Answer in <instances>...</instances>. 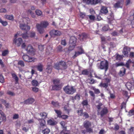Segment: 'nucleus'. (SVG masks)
<instances>
[{
	"instance_id": "obj_36",
	"label": "nucleus",
	"mask_w": 134,
	"mask_h": 134,
	"mask_svg": "<svg viewBox=\"0 0 134 134\" xmlns=\"http://www.w3.org/2000/svg\"><path fill=\"white\" fill-rule=\"evenodd\" d=\"M50 130L49 129L46 128L42 130V133L43 134H48L50 132Z\"/></svg>"
},
{
	"instance_id": "obj_53",
	"label": "nucleus",
	"mask_w": 134,
	"mask_h": 134,
	"mask_svg": "<svg viewBox=\"0 0 134 134\" xmlns=\"http://www.w3.org/2000/svg\"><path fill=\"white\" fill-rule=\"evenodd\" d=\"M4 82V79L1 74H0V82L3 83Z\"/></svg>"
},
{
	"instance_id": "obj_21",
	"label": "nucleus",
	"mask_w": 134,
	"mask_h": 134,
	"mask_svg": "<svg viewBox=\"0 0 134 134\" xmlns=\"http://www.w3.org/2000/svg\"><path fill=\"white\" fill-rule=\"evenodd\" d=\"M101 39L102 42L104 43L105 42H107V41H110L111 38L109 36L107 37H106L102 36L101 37Z\"/></svg>"
},
{
	"instance_id": "obj_59",
	"label": "nucleus",
	"mask_w": 134,
	"mask_h": 134,
	"mask_svg": "<svg viewBox=\"0 0 134 134\" xmlns=\"http://www.w3.org/2000/svg\"><path fill=\"white\" fill-rule=\"evenodd\" d=\"M34 122V121L33 119H30L28 120L27 122H26V123L31 124L33 123Z\"/></svg>"
},
{
	"instance_id": "obj_19",
	"label": "nucleus",
	"mask_w": 134,
	"mask_h": 134,
	"mask_svg": "<svg viewBox=\"0 0 134 134\" xmlns=\"http://www.w3.org/2000/svg\"><path fill=\"white\" fill-rule=\"evenodd\" d=\"M34 101L35 100L33 98H29L25 100L24 103L26 104H32L34 102Z\"/></svg>"
},
{
	"instance_id": "obj_52",
	"label": "nucleus",
	"mask_w": 134,
	"mask_h": 134,
	"mask_svg": "<svg viewBox=\"0 0 134 134\" xmlns=\"http://www.w3.org/2000/svg\"><path fill=\"white\" fill-rule=\"evenodd\" d=\"M18 64L21 66H24V62L22 60L19 61L18 63Z\"/></svg>"
},
{
	"instance_id": "obj_51",
	"label": "nucleus",
	"mask_w": 134,
	"mask_h": 134,
	"mask_svg": "<svg viewBox=\"0 0 134 134\" xmlns=\"http://www.w3.org/2000/svg\"><path fill=\"white\" fill-rule=\"evenodd\" d=\"M69 132L66 130H63L61 132L60 134H69Z\"/></svg>"
},
{
	"instance_id": "obj_57",
	"label": "nucleus",
	"mask_w": 134,
	"mask_h": 134,
	"mask_svg": "<svg viewBox=\"0 0 134 134\" xmlns=\"http://www.w3.org/2000/svg\"><path fill=\"white\" fill-rule=\"evenodd\" d=\"M89 16L90 19L91 20L93 21L95 19V17L93 15H90Z\"/></svg>"
},
{
	"instance_id": "obj_55",
	"label": "nucleus",
	"mask_w": 134,
	"mask_h": 134,
	"mask_svg": "<svg viewBox=\"0 0 134 134\" xmlns=\"http://www.w3.org/2000/svg\"><path fill=\"white\" fill-rule=\"evenodd\" d=\"M33 91L35 92H37L38 91V88L37 87H34L32 88Z\"/></svg>"
},
{
	"instance_id": "obj_9",
	"label": "nucleus",
	"mask_w": 134,
	"mask_h": 134,
	"mask_svg": "<svg viewBox=\"0 0 134 134\" xmlns=\"http://www.w3.org/2000/svg\"><path fill=\"white\" fill-rule=\"evenodd\" d=\"M83 125L87 131L90 132L92 131V129L90 128H89L91 125L90 122L88 121H85L83 123Z\"/></svg>"
},
{
	"instance_id": "obj_26",
	"label": "nucleus",
	"mask_w": 134,
	"mask_h": 134,
	"mask_svg": "<svg viewBox=\"0 0 134 134\" xmlns=\"http://www.w3.org/2000/svg\"><path fill=\"white\" fill-rule=\"evenodd\" d=\"M125 69L124 68H122L120 70L119 72V75L121 76H123L125 74Z\"/></svg>"
},
{
	"instance_id": "obj_44",
	"label": "nucleus",
	"mask_w": 134,
	"mask_h": 134,
	"mask_svg": "<svg viewBox=\"0 0 134 134\" xmlns=\"http://www.w3.org/2000/svg\"><path fill=\"white\" fill-rule=\"evenodd\" d=\"M40 115L43 118H46L47 116V114L45 112L41 113Z\"/></svg>"
},
{
	"instance_id": "obj_1",
	"label": "nucleus",
	"mask_w": 134,
	"mask_h": 134,
	"mask_svg": "<svg viewBox=\"0 0 134 134\" xmlns=\"http://www.w3.org/2000/svg\"><path fill=\"white\" fill-rule=\"evenodd\" d=\"M30 19L28 18H24L22 21H20L19 27L20 29L24 31H27L30 29V27L27 24L29 23Z\"/></svg>"
},
{
	"instance_id": "obj_39",
	"label": "nucleus",
	"mask_w": 134,
	"mask_h": 134,
	"mask_svg": "<svg viewBox=\"0 0 134 134\" xmlns=\"http://www.w3.org/2000/svg\"><path fill=\"white\" fill-rule=\"evenodd\" d=\"M52 104L55 107L58 108L59 107L60 105L57 102H55L52 101Z\"/></svg>"
},
{
	"instance_id": "obj_20",
	"label": "nucleus",
	"mask_w": 134,
	"mask_h": 134,
	"mask_svg": "<svg viewBox=\"0 0 134 134\" xmlns=\"http://www.w3.org/2000/svg\"><path fill=\"white\" fill-rule=\"evenodd\" d=\"M108 112V110L107 108L105 107L101 111L100 113L101 116H103L104 115L106 114Z\"/></svg>"
},
{
	"instance_id": "obj_50",
	"label": "nucleus",
	"mask_w": 134,
	"mask_h": 134,
	"mask_svg": "<svg viewBox=\"0 0 134 134\" xmlns=\"http://www.w3.org/2000/svg\"><path fill=\"white\" fill-rule=\"evenodd\" d=\"M12 75L13 77L15 80L16 81H17L18 80V78L17 76L15 74L13 73L12 74Z\"/></svg>"
},
{
	"instance_id": "obj_3",
	"label": "nucleus",
	"mask_w": 134,
	"mask_h": 134,
	"mask_svg": "<svg viewBox=\"0 0 134 134\" xmlns=\"http://www.w3.org/2000/svg\"><path fill=\"white\" fill-rule=\"evenodd\" d=\"M65 93L69 94H72L76 91L74 87L68 85L63 88Z\"/></svg>"
},
{
	"instance_id": "obj_62",
	"label": "nucleus",
	"mask_w": 134,
	"mask_h": 134,
	"mask_svg": "<svg viewBox=\"0 0 134 134\" xmlns=\"http://www.w3.org/2000/svg\"><path fill=\"white\" fill-rule=\"evenodd\" d=\"M7 94L9 95L13 96L15 95V94L12 92L9 91L7 92Z\"/></svg>"
},
{
	"instance_id": "obj_11",
	"label": "nucleus",
	"mask_w": 134,
	"mask_h": 134,
	"mask_svg": "<svg viewBox=\"0 0 134 134\" xmlns=\"http://www.w3.org/2000/svg\"><path fill=\"white\" fill-rule=\"evenodd\" d=\"M25 50L29 53H33L36 51L35 49L31 45L27 46L25 48Z\"/></svg>"
},
{
	"instance_id": "obj_30",
	"label": "nucleus",
	"mask_w": 134,
	"mask_h": 134,
	"mask_svg": "<svg viewBox=\"0 0 134 134\" xmlns=\"http://www.w3.org/2000/svg\"><path fill=\"white\" fill-rule=\"evenodd\" d=\"M27 12L28 13H30L31 17L33 18H35L36 17L35 15L32 11L30 9H29L27 11Z\"/></svg>"
},
{
	"instance_id": "obj_17",
	"label": "nucleus",
	"mask_w": 134,
	"mask_h": 134,
	"mask_svg": "<svg viewBox=\"0 0 134 134\" xmlns=\"http://www.w3.org/2000/svg\"><path fill=\"white\" fill-rule=\"evenodd\" d=\"M79 39L81 43H82V41L84 40L87 37V35L85 33H83L79 35Z\"/></svg>"
},
{
	"instance_id": "obj_37",
	"label": "nucleus",
	"mask_w": 134,
	"mask_h": 134,
	"mask_svg": "<svg viewBox=\"0 0 134 134\" xmlns=\"http://www.w3.org/2000/svg\"><path fill=\"white\" fill-rule=\"evenodd\" d=\"M1 101L2 103L6 107V108H8L9 107V104L8 103H6L5 100L3 99H1Z\"/></svg>"
},
{
	"instance_id": "obj_33",
	"label": "nucleus",
	"mask_w": 134,
	"mask_h": 134,
	"mask_svg": "<svg viewBox=\"0 0 134 134\" xmlns=\"http://www.w3.org/2000/svg\"><path fill=\"white\" fill-rule=\"evenodd\" d=\"M31 83L33 86H36L39 85V83L36 80H33L31 82Z\"/></svg>"
},
{
	"instance_id": "obj_31",
	"label": "nucleus",
	"mask_w": 134,
	"mask_h": 134,
	"mask_svg": "<svg viewBox=\"0 0 134 134\" xmlns=\"http://www.w3.org/2000/svg\"><path fill=\"white\" fill-rule=\"evenodd\" d=\"M96 107L98 109V112L99 113V111L102 108V107H102L103 106V104L100 103H98L97 102L96 103Z\"/></svg>"
},
{
	"instance_id": "obj_22",
	"label": "nucleus",
	"mask_w": 134,
	"mask_h": 134,
	"mask_svg": "<svg viewBox=\"0 0 134 134\" xmlns=\"http://www.w3.org/2000/svg\"><path fill=\"white\" fill-rule=\"evenodd\" d=\"M126 86L128 90H130L133 87V84L132 82H128L126 83Z\"/></svg>"
},
{
	"instance_id": "obj_5",
	"label": "nucleus",
	"mask_w": 134,
	"mask_h": 134,
	"mask_svg": "<svg viewBox=\"0 0 134 134\" xmlns=\"http://www.w3.org/2000/svg\"><path fill=\"white\" fill-rule=\"evenodd\" d=\"M76 38L74 36L71 37L69 42V50L70 51L73 50L76 45Z\"/></svg>"
},
{
	"instance_id": "obj_63",
	"label": "nucleus",
	"mask_w": 134,
	"mask_h": 134,
	"mask_svg": "<svg viewBox=\"0 0 134 134\" xmlns=\"http://www.w3.org/2000/svg\"><path fill=\"white\" fill-rule=\"evenodd\" d=\"M23 37L25 39L26 38L28 37V36L27 35V33L23 34L22 35Z\"/></svg>"
},
{
	"instance_id": "obj_24",
	"label": "nucleus",
	"mask_w": 134,
	"mask_h": 134,
	"mask_svg": "<svg viewBox=\"0 0 134 134\" xmlns=\"http://www.w3.org/2000/svg\"><path fill=\"white\" fill-rule=\"evenodd\" d=\"M38 120L40 122L41 126L43 127L45 126L46 122L44 119H38Z\"/></svg>"
},
{
	"instance_id": "obj_45",
	"label": "nucleus",
	"mask_w": 134,
	"mask_h": 134,
	"mask_svg": "<svg viewBox=\"0 0 134 134\" xmlns=\"http://www.w3.org/2000/svg\"><path fill=\"white\" fill-rule=\"evenodd\" d=\"M35 12L37 15L38 16L41 15L42 13V12L39 10H36Z\"/></svg>"
},
{
	"instance_id": "obj_18",
	"label": "nucleus",
	"mask_w": 134,
	"mask_h": 134,
	"mask_svg": "<svg viewBox=\"0 0 134 134\" xmlns=\"http://www.w3.org/2000/svg\"><path fill=\"white\" fill-rule=\"evenodd\" d=\"M106 82L107 83H101L99 86L101 87H107L108 83L110 82V80L109 79H105Z\"/></svg>"
},
{
	"instance_id": "obj_15",
	"label": "nucleus",
	"mask_w": 134,
	"mask_h": 134,
	"mask_svg": "<svg viewBox=\"0 0 134 134\" xmlns=\"http://www.w3.org/2000/svg\"><path fill=\"white\" fill-rule=\"evenodd\" d=\"M130 51V49L128 47H125L123 49V53L125 57H127L128 56V53Z\"/></svg>"
},
{
	"instance_id": "obj_42",
	"label": "nucleus",
	"mask_w": 134,
	"mask_h": 134,
	"mask_svg": "<svg viewBox=\"0 0 134 134\" xmlns=\"http://www.w3.org/2000/svg\"><path fill=\"white\" fill-rule=\"evenodd\" d=\"M101 0H91V4H96L100 2Z\"/></svg>"
},
{
	"instance_id": "obj_2",
	"label": "nucleus",
	"mask_w": 134,
	"mask_h": 134,
	"mask_svg": "<svg viewBox=\"0 0 134 134\" xmlns=\"http://www.w3.org/2000/svg\"><path fill=\"white\" fill-rule=\"evenodd\" d=\"M48 24V22L46 21L42 22L40 25L38 24H37L36 27L37 31L40 34H42L44 32V30L42 27H46Z\"/></svg>"
},
{
	"instance_id": "obj_29",
	"label": "nucleus",
	"mask_w": 134,
	"mask_h": 134,
	"mask_svg": "<svg viewBox=\"0 0 134 134\" xmlns=\"http://www.w3.org/2000/svg\"><path fill=\"white\" fill-rule=\"evenodd\" d=\"M27 12L28 13H30L31 17L33 18H35L36 17L35 15L32 11L30 9H29L27 11Z\"/></svg>"
},
{
	"instance_id": "obj_58",
	"label": "nucleus",
	"mask_w": 134,
	"mask_h": 134,
	"mask_svg": "<svg viewBox=\"0 0 134 134\" xmlns=\"http://www.w3.org/2000/svg\"><path fill=\"white\" fill-rule=\"evenodd\" d=\"M82 103L84 106H86L88 105V102L87 100L83 101Z\"/></svg>"
},
{
	"instance_id": "obj_34",
	"label": "nucleus",
	"mask_w": 134,
	"mask_h": 134,
	"mask_svg": "<svg viewBox=\"0 0 134 134\" xmlns=\"http://www.w3.org/2000/svg\"><path fill=\"white\" fill-rule=\"evenodd\" d=\"M123 57V56L122 55L117 54L116 56H114L113 58H116V59L117 60H120Z\"/></svg>"
},
{
	"instance_id": "obj_38",
	"label": "nucleus",
	"mask_w": 134,
	"mask_h": 134,
	"mask_svg": "<svg viewBox=\"0 0 134 134\" xmlns=\"http://www.w3.org/2000/svg\"><path fill=\"white\" fill-rule=\"evenodd\" d=\"M47 122L48 124L51 125H54L56 124V122H55L51 120H48Z\"/></svg>"
},
{
	"instance_id": "obj_25",
	"label": "nucleus",
	"mask_w": 134,
	"mask_h": 134,
	"mask_svg": "<svg viewBox=\"0 0 134 134\" xmlns=\"http://www.w3.org/2000/svg\"><path fill=\"white\" fill-rule=\"evenodd\" d=\"M101 12L104 14H106L108 12L107 8L105 7H103L101 9Z\"/></svg>"
},
{
	"instance_id": "obj_6",
	"label": "nucleus",
	"mask_w": 134,
	"mask_h": 134,
	"mask_svg": "<svg viewBox=\"0 0 134 134\" xmlns=\"http://www.w3.org/2000/svg\"><path fill=\"white\" fill-rule=\"evenodd\" d=\"M54 67L57 69H64L66 68V66L65 63L64 62L62 61L59 63L56 64L54 66Z\"/></svg>"
},
{
	"instance_id": "obj_27",
	"label": "nucleus",
	"mask_w": 134,
	"mask_h": 134,
	"mask_svg": "<svg viewBox=\"0 0 134 134\" xmlns=\"http://www.w3.org/2000/svg\"><path fill=\"white\" fill-rule=\"evenodd\" d=\"M43 67V65L41 64H39L36 66L37 70L40 72L42 71Z\"/></svg>"
},
{
	"instance_id": "obj_14",
	"label": "nucleus",
	"mask_w": 134,
	"mask_h": 134,
	"mask_svg": "<svg viewBox=\"0 0 134 134\" xmlns=\"http://www.w3.org/2000/svg\"><path fill=\"white\" fill-rule=\"evenodd\" d=\"M0 114L1 116H0V124L2 121H5L6 120V117L4 113L0 110Z\"/></svg>"
},
{
	"instance_id": "obj_4",
	"label": "nucleus",
	"mask_w": 134,
	"mask_h": 134,
	"mask_svg": "<svg viewBox=\"0 0 134 134\" xmlns=\"http://www.w3.org/2000/svg\"><path fill=\"white\" fill-rule=\"evenodd\" d=\"M97 66L98 69H105L106 71L108 69V62L106 60L101 61L100 63H98Z\"/></svg>"
},
{
	"instance_id": "obj_28",
	"label": "nucleus",
	"mask_w": 134,
	"mask_h": 134,
	"mask_svg": "<svg viewBox=\"0 0 134 134\" xmlns=\"http://www.w3.org/2000/svg\"><path fill=\"white\" fill-rule=\"evenodd\" d=\"M52 67L51 65H48L46 69V71L48 73H50L52 70Z\"/></svg>"
},
{
	"instance_id": "obj_16",
	"label": "nucleus",
	"mask_w": 134,
	"mask_h": 134,
	"mask_svg": "<svg viewBox=\"0 0 134 134\" xmlns=\"http://www.w3.org/2000/svg\"><path fill=\"white\" fill-rule=\"evenodd\" d=\"M123 3V0H120L114 5V7L115 8H121Z\"/></svg>"
},
{
	"instance_id": "obj_41",
	"label": "nucleus",
	"mask_w": 134,
	"mask_h": 134,
	"mask_svg": "<svg viewBox=\"0 0 134 134\" xmlns=\"http://www.w3.org/2000/svg\"><path fill=\"white\" fill-rule=\"evenodd\" d=\"M133 62H132L130 59L128 60L126 62V66L127 68H129L130 67V65L131 63H133Z\"/></svg>"
},
{
	"instance_id": "obj_12",
	"label": "nucleus",
	"mask_w": 134,
	"mask_h": 134,
	"mask_svg": "<svg viewBox=\"0 0 134 134\" xmlns=\"http://www.w3.org/2000/svg\"><path fill=\"white\" fill-rule=\"evenodd\" d=\"M61 34V33L60 31L56 30H53L50 32V35L52 37L55 36H59Z\"/></svg>"
},
{
	"instance_id": "obj_10",
	"label": "nucleus",
	"mask_w": 134,
	"mask_h": 134,
	"mask_svg": "<svg viewBox=\"0 0 134 134\" xmlns=\"http://www.w3.org/2000/svg\"><path fill=\"white\" fill-rule=\"evenodd\" d=\"M84 51L81 47H78V51L75 52V54L73 56V58H75L78 56L84 53Z\"/></svg>"
},
{
	"instance_id": "obj_46",
	"label": "nucleus",
	"mask_w": 134,
	"mask_h": 134,
	"mask_svg": "<svg viewBox=\"0 0 134 134\" xmlns=\"http://www.w3.org/2000/svg\"><path fill=\"white\" fill-rule=\"evenodd\" d=\"M22 35V32L20 31H19L17 32V33L16 34L15 36L14 37L15 38H17L19 36H20Z\"/></svg>"
},
{
	"instance_id": "obj_8",
	"label": "nucleus",
	"mask_w": 134,
	"mask_h": 134,
	"mask_svg": "<svg viewBox=\"0 0 134 134\" xmlns=\"http://www.w3.org/2000/svg\"><path fill=\"white\" fill-rule=\"evenodd\" d=\"M23 59L25 61L27 62H30L35 61L36 60V59L30 57L27 55L24 54L23 56Z\"/></svg>"
},
{
	"instance_id": "obj_64",
	"label": "nucleus",
	"mask_w": 134,
	"mask_h": 134,
	"mask_svg": "<svg viewBox=\"0 0 134 134\" xmlns=\"http://www.w3.org/2000/svg\"><path fill=\"white\" fill-rule=\"evenodd\" d=\"M6 11V10L4 8H2L0 9V13H5Z\"/></svg>"
},
{
	"instance_id": "obj_61",
	"label": "nucleus",
	"mask_w": 134,
	"mask_h": 134,
	"mask_svg": "<svg viewBox=\"0 0 134 134\" xmlns=\"http://www.w3.org/2000/svg\"><path fill=\"white\" fill-rule=\"evenodd\" d=\"M60 124L64 128H65V122L64 121H62L60 122Z\"/></svg>"
},
{
	"instance_id": "obj_32",
	"label": "nucleus",
	"mask_w": 134,
	"mask_h": 134,
	"mask_svg": "<svg viewBox=\"0 0 134 134\" xmlns=\"http://www.w3.org/2000/svg\"><path fill=\"white\" fill-rule=\"evenodd\" d=\"M0 23L4 26H6L8 25V22L7 21L3 20L1 18H0Z\"/></svg>"
},
{
	"instance_id": "obj_43",
	"label": "nucleus",
	"mask_w": 134,
	"mask_h": 134,
	"mask_svg": "<svg viewBox=\"0 0 134 134\" xmlns=\"http://www.w3.org/2000/svg\"><path fill=\"white\" fill-rule=\"evenodd\" d=\"M91 89L93 90L94 91L95 93H96L98 94L100 93L99 90L98 89L94 87H92Z\"/></svg>"
},
{
	"instance_id": "obj_35",
	"label": "nucleus",
	"mask_w": 134,
	"mask_h": 134,
	"mask_svg": "<svg viewBox=\"0 0 134 134\" xmlns=\"http://www.w3.org/2000/svg\"><path fill=\"white\" fill-rule=\"evenodd\" d=\"M80 96L79 94H77L76 95L75 97H73L72 98L73 100H74V99L77 100V101L79 100L80 99Z\"/></svg>"
},
{
	"instance_id": "obj_7",
	"label": "nucleus",
	"mask_w": 134,
	"mask_h": 134,
	"mask_svg": "<svg viewBox=\"0 0 134 134\" xmlns=\"http://www.w3.org/2000/svg\"><path fill=\"white\" fill-rule=\"evenodd\" d=\"M53 82L55 85L53 87V90H59L61 88L62 86L59 83V81L57 79L54 80Z\"/></svg>"
},
{
	"instance_id": "obj_49",
	"label": "nucleus",
	"mask_w": 134,
	"mask_h": 134,
	"mask_svg": "<svg viewBox=\"0 0 134 134\" xmlns=\"http://www.w3.org/2000/svg\"><path fill=\"white\" fill-rule=\"evenodd\" d=\"M77 113L79 115L82 116L83 114V110L82 109H80L77 111Z\"/></svg>"
},
{
	"instance_id": "obj_47",
	"label": "nucleus",
	"mask_w": 134,
	"mask_h": 134,
	"mask_svg": "<svg viewBox=\"0 0 134 134\" xmlns=\"http://www.w3.org/2000/svg\"><path fill=\"white\" fill-rule=\"evenodd\" d=\"M9 51L8 50H5L3 51L2 55L3 56H5L8 53Z\"/></svg>"
},
{
	"instance_id": "obj_56",
	"label": "nucleus",
	"mask_w": 134,
	"mask_h": 134,
	"mask_svg": "<svg viewBox=\"0 0 134 134\" xmlns=\"http://www.w3.org/2000/svg\"><path fill=\"white\" fill-rule=\"evenodd\" d=\"M134 114V110H131L129 113V115L130 116H131Z\"/></svg>"
},
{
	"instance_id": "obj_60",
	"label": "nucleus",
	"mask_w": 134,
	"mask_h": 134,
	"mask_svg": "<svg viewBox=\"0 0 134 134\" xmlns=\"http://www.w3.org/2000/svg\"><path fill=\"white\" fill-rule=\"evenodd\" d=\"M35 32H32L30 33V36L31 37H34L35 36Z\"/></svg>"
},
{
	"instance_id": "obj_48",
	"label": "nucleus",
	"mask_w": 134,
	"mask_h": 134,
	"mask_svg": "<svg viewBox=\"0 0 134 134\" xmlns=\"http://www.w3.org/2000/svg\"><path fill=\"white\" fill-rule=\"evenodd\" d=\"M55 113L57 114L58 116L60 117L61 116V112L59 110H55Z\"/></svg>"
},
{
	"instance_id": "obj_54",
	"label": "nucleus",
	"mask_w": 134,
	"mask_h": 134,
	"mask_svg": "<svg viewBox=\"0 0 134 134\" xmlns=\"http://www.w3.org/2000/svg\"><path fill=\"white\" fill-rule=\"evenodd\" d=\"M108 26L107 25L103 27L102 28V30L104 31H107L108 30Z\"/></svg>"
},
{
	"instance_id": "obj_13",
	"label": "nucleus",
	"mask_w": 134,
	"mask_h": 134,
	"mask_svg": "<svg viewBox=\"0 0 134 134\" xmlns=\"http://www.w3.org/2000/svg\"><path fill=\"white\" fill-rule=\"evenodd\" d=\"M15 38L13 41L14 43L17 46H20L22 42V38H19L17 39L16 38Z\"/></svg>"
},
{
	"instance_id": "obj_23",
	"label": "nucleus",
	"mask_w": 134,
	"mask_h": 134,
	"mask_svg": "<svg viewBox=\"0 0 134 134\" xmlns=\"http://www.w3.org/2000/svg\"><path fill=\"white\" fill-rule=\"evenodd\" d=\"M4 18L10 20H13L14 19V17L13 15H4Z\"/></svg>"
},
{
	"instance_id": "obj_40",
	"label": "nucleus",
	"mask_w": 134,
	"mask_h": 134,
	"mask_svg": "<svg viewBox=\"0 0 134 134\" xmlns=\"http://www.w3.org/2000/svg\"><path fill=\"white\" fill-rule=\"evenodd\" d=\"M122 29L119 31V33H118L117 32L114 31L112 34V35L113 36H117L118 35H119L120 34H122Z\"/></svg>"
}]
</instances>
